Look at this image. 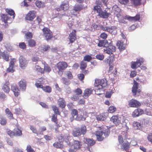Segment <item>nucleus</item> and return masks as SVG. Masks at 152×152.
Returning <instances> with one entry per match:
<instances>
[{
  "mask_svg": "<svg viewBox=\"0 0 152 152\" xmlns=\"http://www.w3.org/2000/svg\"><path fill=\"white\" fill-rule=\"evenodd\" d=\"M10 83L8 81L5 82L2 87V89L5 93H8L10 91V88L8 86Z\"/></svg>",
  "mask_w": 152,
  "mask_h": 152,
  "instance_id": "nucleus-24",
  "label": "nucleus"
},
{
  "mask_svg": "<svg viewBox=\"0 0 152 152\" xmlns=\"http://www.w3.org/2000/svg\"><path fill=\"white\" fill-rule=\"evenodd\" d=\"M56 66L58 69V75L61 76L63 74V70L67 68L68 64L66 62L60 61L56 64Z\"/></svg>",
  "mask_w": 152,
  "mask_h": 152,
  "instance_id": "nucleus-7",
  "label": "nucleus"
},
{
  "mask_svg": "<svg viewBox=\"0 0 152 152\" xmlns=\"http://www.w3.org/2000/svg\"><path fill=\"white\" fill-rule=\"evenodd\" d=\"M96 118L98 121H104L106 119L105 114L103 113L98 115H97Z\"/></svg>",
  "mask_w": 152,
  "mask_h": 152,
  "instance_id": "nucleus-35",
  "label": "nucleus"
},
{
  "mask_svg": "<svg viewBox=\"0 0 152 152\" xmlns=\"http://www.w3.org/2000/svg\"><path fill=\"white\" fill-rule=\"evenodd\" d=\"M100 37L102 39H106L107 38V35L106 33L103 32L100 34Z\"/></svg>",
  "mask_w": 152,
  "mask_h": 152,
  "instance_id": "nucleus-64",
  "label": "nucleus"
},
{
  "mask_svg": "<svg viewBox=\"0 0 152 152\" xmlns=\"http://www.w3.org/2000/svg\"><path fill=\"white\" fill-rule=\"evenodd\" d=\"M36 12L34 11H29L26 15L25 19L26 20L31 21L35 18Z\"/></svg>",
  "mask_w": 152,
  "mask_h": 152,
  "instance_id": "nucleus-12",
  "label": "nucleus"
},
{
  "mask_svg": "<svg viewBox=\"0 0 152 152\" xmlns=\"http://www.w3.org/2000/svg\"><path fill=\"white\" fill-rule=\"evenodd\" d=\"M42 89L45 92L48 93H50L52 91L51 87L48 86H43Z\"/></svg>",
  "mask_w": 152,
  "mask_h": 152,
  "instance_id": "nucleus-38",
  "label": "nucleus"
},
{
  "mask_svg": "<svg viewBox=\"0 0 152 152\" xmlns=\"http://www.w3.org/2000/svg\"><path fill=\"white\" fill-rule=\"evenodd\" d=\"M105 47L103 49L104 52L110 55L113 54V53L116 51V47L114 46H110L109 47L107 46Z\"/></svg>",
  "mask_w": 152,
  "mask_h": 152,
  "instance_id": "nucleus-13",
  "label": "nucleus"
},
{
  "mask_svg": "<svg viewBox=\"0 0 152 152\" xmlns=\"http://www.w3.org/2000/svg\"><path fill=\"white\" fill-rule=\"evenodd\" d=\"M5 112L6 114L7 115L8 118L9 119H14L12 113L8 108L6 109Z\"/></svg>",
  "mask_w": 152,
  "mask_h": 152,
  "instance_id": "nucleus-32",
  "label": "nucleus"
},
{
  "mask_svg": "<svg viewBox=\"0 0 152 152\" xmlns=\"http://www.w3.org/2000/svg\"><path fill=\"white\" fill-rule=\"evenodd\" d=\"M70 138V137H67L65 140L67 145L70 147L68 149V152H76L81 148L82 143L80 141L74 139L71 142V140H69Z\"/></svg>",
  "mask_w": 152,
  "mask_h": 152,
  "instance_id": "nucleus-1",
  "label": "nucleus"
},
{
  "mask_svg": "<svg viewBox=\"0 0 152 152\" xmlns=\"http://www.w3.org/2000/svg\"><path fill=\"white\" fill-rule=\"evenodd\" d=\"M101 129H102V131H98L96 132V136L97 140L99 141H102L104 140V137L103 136V134L105 137H107L109 134L110 132L107 127L105 125L100 127Z\"/></svg>",
  "mask_w": 152,
  "mask_h": 152,
  "instance_id": "nucleus-3",
  "label": "nucleus"
},
{
  "mask_svg": "<svg viewBox=\"0 0 152 152\" xmlns=\"http://www.w3.org/2000/svg\"><path fill=\"white\" fill-rule=\"evenodd\" d=\"M108 70V73L110 74H113L114 77H115L117 73V69L115 68L114 71L113 70L114 65L110 66Z\"/></svg>",
  "mask_w": 152,
  "mask_h": 152,
  "instance_id": "nucleus-27",
  "label": "nucleus"
},
{
  "mask_svg": "<svg viewBox=\"0 0 152 152\" xmlns=\"http://www.w3.org/2000/svg\"><path fill=\"white\" fill-rule=\"evenodd\" d=\"M30 129L32 132L35 134H37V131L36 128L33 126L31 125L30 126Z\"/></svg>",
  "mask_w": 152,
  "mask_h": 152,
  "instance_id": "nucleus-59",
  "label": "nucleus"
},
{
  "mask_svg": "<svg viewBox=\"0 0 152 152\" xmlns=\"http://www.w3.org/2000/svg\"><path fill=\"white\" fill-rule=\"evenodd\" d=\"M43 35L47 40H50L53 37V34L48 28L44 27L42 30Z\"/></svg>",
  "mask_w": 152,
  "mask_h": 152,
  "instance_id": "nucleus-8",
  "label": "nucleus"
},
{
  "mask_svg": "<svg viewBox=\"0 0 152 152\" xmlns=\"http://www.w3.org/2000/svg\"><path fill=\"white\" fill-rule=\"evenodd\" d=\"M128 104L130 107L138 108L141 105V104L137 100L132 99L129 101Z\"/></svg>",
  "mask_w": 152,
  "mask_h": 152,
  "instance_id": "nucleus-11",
  "label": "nucleus"
},
{
  "mask_svg": "<svg viewBox=\"0 0 152 152\" xmlns=\"http://www.w3.org/2000/svg\"><path fill=\"white\" fill-rule=\"evenodd\" d=\"M26 150L27 152H35L31 146L30 145H27Z\"/></svg>",
  "mask_w": 152,
  "mask_h": 152,
  "instance_id": "nucleus-57",
  "label": "nucleus"
},
{
  "mask_svg": "<svg viewBox=\"0 0 152 152\" xmlns=\"http://www.w3.org/2000/svg\"><path fill=\"white\" fill-rule=\"evenodd\" d=\"M141 60V59H138L136 62L132 61L131 62V68L133 69H134L139 67L141 66L142 62Z\"/></svg>",
  "mask_w": 152,
  "mask_h": 152,
  "instance_id": "nucleus-18",
  "label": "nucleus"
},
{
  "mask_svg": "<svg viewBox=\"0 0 152 152\" xmlns=\"http://www.w3.org/2000/svg\"><path fill=\"white\" fill-rule=\"evenodd\" d=\"M36 20H37V22H36V23L35 22L34 23H31V24H39L40 23H41L42 21V19H41V17H40L39 16H37V18Z\"/></svg>",
  "mask_w": 152,
  "mask_h": 152,
  "instance_id": "nucleus-61",
  "label": "nucleus"
},
{
  "mask_svg": "<svg viewBox=\"0 0 152 152\" xmlns=\"http://www.w3.org/2000/svg\"><path fill=\"white\" fill-rule=\"evenodd\" d=\"M96 58L100 60H102L104 58V55L102 54H97L96 56Z\"/></svg>",
  "mask_w": 152,
  "mask_h": 152,
  "instance_id": "nucleus-60",
  "label": "nucleus"
},
{
  "mask_svg": "<svg viewBox=\"0 0 152 152\" xmlns=\"http://www.w3.org/2000/svg\"><path fill=\"white\" fill-rule=\"evenodd\" d=\"M117 28L115 26H112L110 27L108 26V32L109 33H112Z\"/></svg>",
  "mask_w": 152,
  "mask_h": 152,
  "instance_id": "nucleus-51",
  "label": "nucleus"
},
{
  "mask_svg": "<svg viewBox=\"0 0 152 152\" xmlns=\"http://www.w3.org/2000/svg\"><path fill=\"white\" fill-rule=\"evenodd\" d=\"M133 125L134 127L136 129H138L139 128H140V127H140L141 126V124L137 121H134L133 123Z\"/></svg>",
  "mask_w": 152,
  "mask_h": 152,
  "instance_id": "nucleus-46",
  "label": "nucleus"
},
{
  "mask_svg": "<svg viewBox=\"0 0 152 152\" xmlns=\"http://www.w3.org/2000/svg\"><path fill=\"white\" fill-rule=\"evenodd\" d=\"M117 45L120 50H123L125 49L126 45L122 41H118Z\"/></svg>",
  "mask_w": 152,
  "mask_h": 152,
  "instance_id": "nucleus-23",
  "label": "nucleus"
},
{
  "mask_svg": "<svg viewBox=\"0 0 152 152\" xmlns=\"http://www.w3.org/2000/svg\"><path fill=\"white\" fill-rule=\"evenodd\" d=\"M6 12L10 16H13V19L14 18L15 16V14L14 11L11 9L8 8L6 9L5 10Z\"/></svg>",
  "mask_w": 152,
  "mask_h": 152,
  "instance_id": "nucleus-37",
  "label": "nucleus"
},
{
  "mask_svg": "<svg viewBox=\"0 0 152 152\" xmlns=\"http://www.w3.org/2000/svg\"><path fill=\"white\" fill-rule=\"evenodd\" d=\"M19 65L22 69H24L27 66L28 62L26 60L23 56H20L19 58Z\"/></svg>",
  "mask_w": 152,
  "mask_h": 152,
  "instance_id": "nucleus-14",
  "label": "nucleus"
},
{
  "mask_svg": "<svg viewBox=\"0 0 152 152\" xmlns=\"http://www.w3.org/2000/svg\"><path fill=\"white\" fill-rule=\"evenodd\" d=\"M75 120L79 121H84L86 120V118L83 115L79 114L77 115Z\"/></svg>",
  "mask_w": 152,
  "mask_h": 152,
  "instance_id": "nucleus-42",
  "label": "nucleus"
},
{
  "mask_svg": "<svg viewBox=\"0 0 152 152\" xmlns=\"http://www.w3.org/2000/svg\"><path fill=\"white\" fill-rule=\"evenodd\" d=\"M57 103L59 107L61 109L65 108L66 106V102L63 98H60L58 100Z\"/></svg>",
  "mask_w": 152,
  "mask_h": 152,
  "instance_id": "nucleus-17",
  "label": "nucleus"
},
{
  "mask_svg": "<svg viewBox=\"0 0 152 152\" xmlns=\"http://www.w3.org/2000/svg\"><path fill=\"white\" fill-rule=\"evenodd\" d=\"M76 31L75 30H73L72 32L70 33L68 37L70 43H72L77 39V35L76 34Z\"/></svg>",
  "mask_w": 152,
  "mask_h": 152,
  "instance_id": "nucleus-10",
  "label": "nucleus"
},
{
  "mask_svg": "<svg viewBox=\"0 0 152 152\" xmlns=\"http://www.w3.org/2000/svg\"><path fill=\"white\" fill-rule=\"evenodd\" d=\"M15 136H20L22 135V132L18 128H15L14 129Z\"/></svg>",
  "mask_w": 152,
  "mask_h": 152,
  "instance_id": "nucleus-34",
  "label": "nucleus"
},
{
  "mask_svg": "<svg viewBox=\"0 0 152 152\" xmlns=\"http://www.w3.org/2000/svg\"><path fill=\"white\" fill-rule=\"evenodd\" d=\"M62 80L63 83L65 85H69L70 83V81L69 80H68V79L65 77H62Z\"/></svg>",
  "mask_w": 152,
  "mask_h": 152,
  "instance_id": "nucleus-56",
  "label": "nucleus"
},
{
  "mask_svg": "<svg viewBox=\"0 0 152 152\" xmlns=\"http://www.w3.org/2000/svg\"><path fill=\"white\" fill-rule=\"evenodd\" d=\"M57 115L56 114H53L52 115L51 118V121L54 122L55 124H57L58 123V119L57 118Z\"/></svg>",
  "mask_w": 152,
  "mask_h": 152,
  "instance_id": "nucleus-52",
  "label": "nucleus"
},
{
  "mask_svg": "<svg viewBox=\"0 0 152 152\" xmlns=\"http://www.w3.org/2000/svg\"><path fill=\"white\" fill-rule=\"evenodd\" d=\"M93 89L91 88H88L85 90L83 97L85 99L87 98L92 93Z\"/></svg>",
  "mask_w": 152,
  "mask_h": 152,
  "instance_id": "nucleus-21",
  "label": "nucleus"
},
{
  "mask_svg": "<svg viewBox=\"0 0 152 152\" xmlns=\"http://www.w3.org/2000/svg\"><path fill=\"white\" fill-rule=\"evenodd\" d=\"M121 148L124 150L127 151L129 150L130 148V145L127 141H125L121 144Z\"/></svg>",
  "mask_w": 152,
  "mask_h": 152,
  "instance_id": "nucleus-22",
  "label": "nucleus"
},
{
  "mask_svg": "<svg viewBox=\"0 0 152 152\" xmlns=\"http://www.w3.org/2000/svg\"><path fill=\"white\" fill-rule=\"evenodd\" d=\"M28 45L30 47H34L36 46V42L34 39H31L28 41Z\"/></svg>",
  "mask_w": 152,
  "mask_h": 152,
  "instance_id": "nucleus-41",
  "label": "nucleus"
},
{
  "mask_svg": "<svg viewBox=\"0 0 152 152\" xmlns=\"http://www.w3.org/2000/svg\"><path fill=\"white\" fill-rule=\"evenodd\" d=\"M35 68L37 71L39 72H40L42 74H44V70H43V69L41 68L39 66L36 65L35 66Z\"/></svg>",
  "mask_w": 152,
  "mask_h": 152,
  "instance_id": "nucleus-53",
  "label": "nucleus"
},
{
  "mask_svg": "<svg viewBox=\"0 0 152 152\" xmlns=\"http://www.w3.org/2000/svg\"><path fill=\"white\" fill-rule=\"evenodd\" d=\"M92 59L91 56L89 55H86L83 58V61H87L88 62L90 61Z\"/></svg>",
  "mask_w": 152,
  "mask_h": 152,
  "instance_id": "nucleus-48",
  "label": "nucleus"
},
{
  "mask_svg": "<svg viewBox=\"0 0 152 152\" xmlns=\"http://www.w3.org/2000/svg\"><path fill=\"white\" fill-rule=\"evenodd\" d=\"M11 90L13 92L15 96H18L19 95L20 91L16 85L13 84L11 86Z\"/></svg>",
  "mask_w": 152,
  "mask_h": 152,
  "instance_id": "nucleus-15",
  "label": "nucleus"
},
{
  "mask_svg": "<svg viewBox=\"0 0 152 152\" xmlns=\"http://www.w3.org/2000/svg\"><path fill=\"white\" fill-rule=\"evenodd\" d=\"M116 110V107L114 106L111 105L109 107L108 112L110 113H114Z\"/></svg>",
  "mask_w": 152,
  "mask_h": 152,
  "instance_id": "nucleus-45",
  "label": "nucleus"
},
{
  "mask_svg": "<svg viewBox=\"0 0 152 152\" xmlns=\"http://www.w3.org/2000/svg\"><path fill=\"white\" fill-rule=\"evenodd\" d=\"M142 0H130L131 3L134 6L137 7L140 5Z\"/></svg>",
  "mask_w": 152,
  "mask_h": 152,
  "instance_id": "nucleus-33",
  "label": "nucleus"
},
{
  "mask_svg": "<svg viewBox=\"0 0 152 152\" xmlns=\"http://www.w3.org/2000/svg\"><path fill=\"white\" fill-rule=\"evenodd\" d=\"M87 132L86 126L84 125H82L80 128L76 127L72 131V134L75 137H78L82 134H84Z\"/></svg>",
  "mask_w": 152,
  "mask_h": 152,
  "instance_id": "nucleus-4",
  "label": "nucleus"
},
{
  "mask_svg": "<svg viewBox=\"0 0 152 152\" xmlns=\"http://www.w3.org/2000/svg\"><path fill=\"white\" fill-rule=\"evenodd\" d=\"M53 110L55 114L56 115H60L61 113L60 112L59 108L55 105H53L52 107Z\"/></svg>",
  "mask_w": 152,
  "mask_h": 152,
  "instance_id": "nucleus-36",
  "label": "nucleus"
},
{
  "mask_svg": "<svg viewBox=\"0 0 152 152\" xmlns=\"http://www.w3.org/2000/svg\"><path fill=\"white\" fill-rule=\"evenodd\" d=\"M7 123L6 118L2 116H0V124L3 126L5 125Z\"/></svg>",
  "mask_w": 152,
  "mask_h": 152,
  "instance_id": "nucleus-39",
  "label": "nucleus"
},
{
  "mask_svg": "<svg viewBox=\"0 0 152 152\" xmlns=\"http://www.w3.org/2000/svg\"><path fill=\"white\" fill-rule=\"evenodd\" d=\"M94 85L98 87L101 86V88L96 89L95 90V92H97L98 90L102 89V88L105 87L107 85V81L105 78L102 79H96L95 80Z\"/></svg>",
  "mask_w": 152,
  "mask_h": 152,
  "instance_id": "nucleus-6",
  "label": "nucleus"
},
{
  "mask_svg": "<svg viewBox=\"0 0 152 152\" xmlns=\"http://www.w3.org/2000/svg\"><path fill=\"white\" fill-rule=\"evenodd\" d=\"M69 2L66 0H64L62 2L60 7H56L55 8L54 10L53 11L52 14L53 18H55L59 17V13H56V10L58 11H60L61 10L66 11L69 8Z\"/></svg>",
  "mask_w": 152,
  "mask_h": 152,
  "instance_id": "nucleus-2",
  "label": "nucleus"
},
{
  "mask_svg": "<svg viewBox=\"0 0 152 152\" xmlns=\"http://www.w3.org/2000/svg\"><path fill=\"white\" fill-rule=\"evenodd\" d=\"M83 6L81 5L77 4L75 5L73 8V10L77 12L80 11L83 9Z\"/></svg>",
  "mask_w": 152,
  "mask_h": 152,
  "instance_id": "nucleus-44",
  "label": "nucleus"
},
{
  "mask_svg": "<svg viewBox=\"0 0 152 152\" xmlns=\"http://www.w3.org/2000/svg\"><path fill=\"white\" fill-rule=\"evenodd\" d=\"M139 83L136 82L135 80H133V85L132 89V92L134 96H138L141 90L138 89Z\"/></svg>",
  "mask_w": 152,
  "mask_h": 152,
  "instance_id": "nucleus-9",
  "label": "nucleus"
},
{
  "mask_svg": "<svg viewBox=\"0 0 152 152\" xmlns=\"http://www.w3.org/2000/svg\"><path fill=\"white\" fill-rule=\"evenodd\" d=\"M66 75L69 79H72L73 77L72 74L70 71H66Z\"/></svg>",
  "mask_w": 152,
  "mask_h": 152,
  "instance_id": "nucleus-49",
  "label": "nucleus"
},
{
  "mask_svg": "<svg viewBox=\"0 0 152 152\" xmlns=\"http://www.w3.org/2000/svg\"><path fill=\"white\" fill-rule=\"evenodd\" d=\"M1 56L3 59L7 61H9V55L7 54L4 51L2 52Z\"/></svg>",
  "mask_w": 152,
  "mask_h": 152,
  "instance_id": "nucleus-40",
  "label": "nucleus"
},
{
  "mask_svg": "<svg viewBox=\"0 0 152 152\" xmlns=\"http://www.w3.org/2000/svg\"><path fill=\"white\" fill-rule=\"evenodd\" d=\"M93 10L98 13L99 16L103 18H107L111 15L110 13L107 12L105 10L103 11L100 6L99 7L97 5L94 6Z\"/></svg>",
  "mask_w": 152,
  "mask_h": 152,
  "instance_id": "nucleus-5",
  "label": "nucleus"
},
{
  "mask_svg": "<svg viewBox=\"0 0 152 152\" xmlns=\"http://www.w3.org/2000/svg\"><path fill=\"white\" fill-rule=\"evenodd\" d=\"M19 47L22 49H24L26 48V45L24 42H21L19 43Z\"/></svg>",
  "mask_w": 152,
  "mask_h": 152,
  "instance_id": "nucleus-54",
  "label": "nucleus"
},
{
  "mask_svg": "<svg viewBox=\"0 0 152 152\" xmlns=\"http://www.w3.org/2000/svg\"><path fill=\"white\" fill-rule=\"evenodd\" d=\"M144 111L143 110L137 108L134 110L132 113V115L133 117H137L142 115Z\"/></svg>",
  "mask_w": 152,
  "mask_h": 152,
  "instance_id": "nucleus-20",
  "label": "nucleus"
},
{
  "mask_svg": "<svg viewBox=\"0 0 152 152\" xmlns=\"http://www.w3.org/2000/svg\"><path fill=\"white\" fill-rule=\"evenodd\" d=\"M18 85L20 88L23 90H25L26 88V82L24 80H21L18 83Z\"/></svg>",
  "mask_w": 152,
  "mask_h": 152,
  "instance_id": "nucleus-26",
  "label": "nucleus"
},
{
  "mask_svg": "<svg viewBox=\"0 0 152 152\" xmlns=\"http://www.w3.org/2000/svg\"><path fill=\"white\" fill-rule=\"evenodd\" d=\"M98 46L99 47H106L108 45V41L106 40H100L99 41V43L98 44Z\"/></svg>",
  "mask_w": 152,
  "mask_h": 152,
  "instance_id": "nucleus-28",
  "label": "nucleus"
},
{
  "mask_svg": "<svg viewBox=\"0 0 152 152\" xmlns=\"http://www.w3.org/2000/svg\"><path fill=\"white\" fill-rule=\"evenodd\" d=\"M114 59V56H110L105 59V62L106 63L108 64L109 66L113 65L114 64L113 62Z\"/></svg>",
  "mask_w": 152,
  "mask_h": 152,
  "instance_id": "nucleus-25",
  "label": "nucleus"
},
{
  "mask_svg": "<svg viewBox=\"0 0 152 152\" xmlns=\"http://www.w3.org/2000/svg\"><path fill=\"white\" fill-rule=\"evenodd\" d=\"M112 10L114 12V14L117 17H119L121 16L120 12V9L117 5H114L112 8Z\"/></svg>",
  "mask_w": 152,
  "mask_h": 152,
  "instance_id": "nucleus-19",
  "label": "nucleus"
},
{
  "mask_svg": "<svg viewBox=\"0 0 152 152\" xmlns=\"http://www.w3.org/2000/svg\"><path fill=\"white\" fill-rule=\"evenodd\" d=\"M121 119L117 115H113L110 118V121L116 125H118L121 123Z\"/></svg>",
  "mask_w": 152,
  "mask_h": 152,
  "instance_id": "nucleus-16",
  "label": "nucleus"
},
{
  "mask_svg": "<svg viewBox=\"0 0 152 152\" xmlns=\"http://www.w3.org/2000/svg\"><path fill=\"white\" fill-rule=\"evenodd\" d=\"M7 134L11 137H13L15 136V134H14V129L13 131L11 130H9L7 132Z\"/></svg>",
  "mask_w": 152,
  "mask_h": 152,
  "instance_id": "nucleus-55",
  "label": "nucleus"
},
{
  "mask_svg": "<svg viewBox=\"0 0 152 152\" xmlns=\"http://www.w3.org/2000/svg\"><path fill=\"white\" fill-rule=\"evenodd\" d=\"M25 36H26V39H31L33 37V35L30 32H27L25 34Z\"/></svg>",
  "mask_w": 152,
  "mask_h": 152,
  "instance_id": "nucleus-58",
  "label": "nucleus"
},
{
  "mask_svg": "<svg viewBox=\"0 0 152 152\" xmlns=\"http://www.w3.org/2000/svg\"><path fill=\"white\" fill-rule=\"evenodd\" d=\"M35 3L36 6L39 8H42L43 7V3L41 1L37 0Z\"/></svg>",
  "mask_w": 152,
  "mask_h": 152,
  "instance_id": "nucleus-50",
  "label": "nucleus"
},
{
  "mask_svg": "<svg viewBox=\"0 0 152 152\" xmlns=\"http://www.w3.org/2000/svg\"><path fill=\"white\" fill-rule=\"evenodd\" d=\"M86 143L90 146H92L95 144V141L92 139L86 138L85 139Z\"/></svg>",
  "mask_w": 152,
  "mask_h": 152,
  "instance_id": "nucleus-31",
  "label": "nucleus"
},
{
  "mask_svg": "<svg viewBox=\"0 0 152 152\" xmlns=\"http://www.w3.org/2000/svg\"><path fill=\"white\" fill-rule=\"evenodd\" d=\"M1 17L2 21L5 23H8V21L11 19L6 14H1Z\"/></svg>",
  "mask_w": 152,
  "mask_h": 152,
  "instance_id": "nucleus-29",
  "label": "nucleus"
},
{
  "mask_svg": "<svg viewBox=\"0 0 152 152\" xmlns=\"http://www.w3.org/2000/svg\"><path fill=\"white\" fill-rule=\"evenodd\" d=\"M75 93H76L77 95H80L82 93L81 90L79 88H77L74 91Z\"/></svg>",
  "mask_w": 152,
  "mask_h": 152,
  "instance_id": "nucleus-62",
  "label": "nucleus"
},
{
  "mask_svg": "<svg viewBox=\"0 0 152 152\" xmlns=\"http://www.w3.org/2000/svg\"><path fill=\"white\" fill-rule=\"evenodd\" d=\"M16 62V59L15 58H11L9 64V66L13 67L15 63Z\"/></svg>",
  "mask_w": 152,
  "mask_h": 152,
  "instance_id": "nucleus-63",
  "label": "nucleus"
},
{
  "mask_svg": "<svg viewBox=\"0 0 152 152\" xmlns=\"http://www.w3.org/2000/svg\"><path fill=\"white\" fill-rule=\"evenodd\" d=\"M53 146L56 148L62 149L64 148V145L63 143L60 142H56L53 144Z\"/></svg>",
  "mask_w": 152,
  "mask_h": 152,
  "instance_id": "nucleus-30",
  "label": "nucleus"
},
{
  "mask_svg": "<svg viewBox=\"0 0 152 152\" xmlns=\"http://www.w3.org/2000/svg\"><path fill=\"white\" fill-rule=\"evenodd\" d=\"M44 71H45L48 73H49L51 70L50 67L46 64H44Z\"/></svg>",
  "mask_w": 152,
  "mask_h": 152,
  "instance_id": "nucleus-47",
  "label": "nucleus"
},
{
  "mask_svg": "<svg viewBox=\"0 0 152 152\" xmlns=\"http://www.w3.org/2000/svg\"><path fill=\"white\" fill-rule=\"evenodd\" d=\"M87 63L83 60L82 61L80 64V69L83 70L86 69L87 67Z\"/></svg>",
  "mask_w": 152,
  "mask_h": 152,
  "instance_id": "nucleus-43",
  "label": "nucleus"
}]
</instances>
